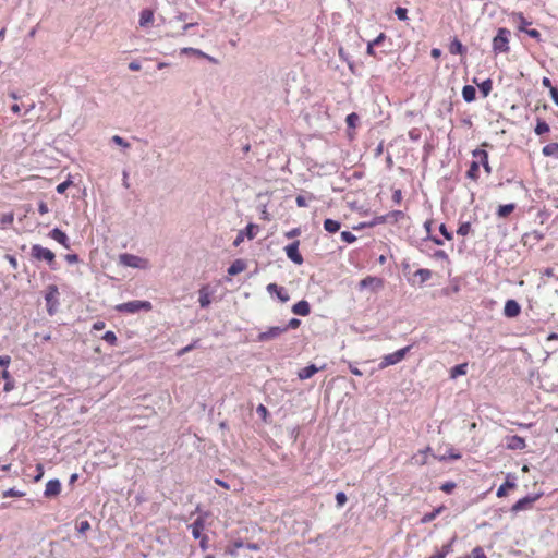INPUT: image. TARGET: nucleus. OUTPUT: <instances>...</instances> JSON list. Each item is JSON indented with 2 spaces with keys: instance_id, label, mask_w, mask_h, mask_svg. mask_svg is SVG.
<instances>
[{
  "instance_id": "f257e3e1",
  "label": "nucleus",
  "mask_w": 558,
  "mask_h": 558,
  "mask_svg": "<svg viewBox=\"0 0 558 558\" xmlns=\"http://www.w3.org/2000/svg\"><path fill=\"white\" fill-rule=\"evenodd\" d=\"M153 307L149 301L134 300L126 303H121L116 306V310L121 313H137L141 311L148 312Z\"/></svg>"
},
{
  "instance_id": "f03ea898",
  "label": "nucleus",
  "mask_w": 558,
  "mask_h": 558,
  "mask_svg": "<svg viewBox=\"0 0 558 558\" xmlns=\"http://www.w3.org/2000/svg\"><path fill=\"white\" fill-rule=\"evenodd\" d=\"M119 264L125 267L138 269H146L149 267V263L147 259L129 253H123L119 255Z\"/></svg>"
},
{
  "instance_id": "7ed1b4c3",
  "label": "nucleus",
  "mask_w": 558,
  "mask_h": 558,
  "mask_svg": "<svg viewBox=\"0 0 558 558\" xmlns=\"http://www.w3.org/2000/svg\"><path fill=\"white\" fill-rule=\"evenodd\" d=\"M31 256L37 260H45L52 269H54L56 255L49 248L39 244H34L31 248Z\"/></svg>"
},
{
  "instance_id": "20e7f679",
  "label": "nucleus",
  "mask_w": 558,
  "mask_h": 558,
  "mask_svg": "<svg viewBox=\"0 0 558 558\" xmlns=\"http://www.w3.org/2000/svg\"><path fill=\"white\" fill-rule=\"evenodd\" d=\"M510 31L499 28L497 35L493 39V49L495 52H506L509 50Z\"/></svg>"
},
{
  "instance_id": "39448f33",
  "label": "nucleus",
  "mask_w": 558,
  "mask_h": 558,
  "mask_svg": "<svg viewBox=\"0 0 558 558\" xmlns=\"http://www.w3.org/2000/svg\"><path fill=\"white\" fill-rule=\"evenodd\" d=\"M410 349H411V347L408 345V347H404V348H402L400 350H397L393 353L385 355L381 359V362L379 364V368L384 369V368H386L388 366L398 364L399 362H401L405 357V355L410 351Z\"/></svg>"
},
{
  "instance_id": "423d86ee",
  "label": "nucleus",
  "mask_w": 558,
  "mask_h": 558,
  "mask_svg": "<svg viewBox=\"0 0 558 558\" xmlns=\"http://www.w3.org/2000/svg\"><path fill=\"white\" fill-rule=\"evenodd\" d=\"M58 296H59V291H58L57 286H54V284L49 286L48 292L45 295V300L47 303V311L50 315L54 314L56 307L59 304Z\"/></svg>"
},
{
  "instance_id": "0eeeda50",
  "label": "nucleus",
  "mask_w": 558,
  "mask_h": 558,
  "mask_svg": "<svg viewBox=\"0 0 558 558\" xmlns=\"http://www.w3.org/2000/svg\"><path fill=\"white\" fill-rule=\"evenodd\" d=\"M541 497L539 494L529 495L521 499H519L511 508V511L518 513L520 511L527 510L532 507V505Z\"/></svg>"
},
{
  "instance_id": "6e6552de",
  "label": "nucleus",
  "mask_w": 558,
  "mask_h": 558,
  "mask_svg": "<svg viewBox=\"0 0 558 558\" xmlns=\"http://www.w3.org/2000/svg\"><path fill=\"white\" fill-rule=\"evenodd\" d=\"M299 241H294L284 247L288 258H290L296 265L303 264V257L299 252Z\"/></svg>"
},
{
  "instance_id": "1a4fd4ad",
  "label": "nucleus",
  "mask_w": 558,
  "mask_h": 558,
  "mask_svg": "<svg viewBox=\"0 0 558 558\" xmlns=\"http://www.w3.org/2000/svg\"><path fill=\"white\" fill-rule=\"evenodd\" d=\"M287 331V328L282 326H274L270 327L267 331L260 332L257 337L258 341H269L280 337L283 332Z\"/></svg>"
},
{
  "instance_id": "9d476101",
  "label": "nucleus",
  "mask_w": 558,
  "mask_h": 558,
  "mask_svg": "<svg viewBox=\"0 0 558 558\" xmlns=\"http://www.w3.org/2000/svg\"><path fill=\"white\" fill-rule=\"evenodd\" d=\"M506 446L510 450H522L526 447V444L522 437L513 435L506 438Z\"/></svg>"
},
{
  "instance_id": "9b49d317",
  "label": "nucleus",
  "mask_w": 558,
  "mask_h": 558,
  "mask_svg": "<svg viewBox=\"0 0 558 558\" xmlns=\"http://www.w3.org/2000/svg\"><path fill=\"white\" fill-rule=\"evenodd\" d=\"M473 157L475 158V162H478V166L482 165L487 173H490L492 169L488 163V154L483 149H475L473 151Z\"/></svg>"
},
{
  "instance_id": "f8f14e48",
  "label": "nucleus",
  "mask_w": 558,
  "mask_h": 558,
  "mask_svg": "<svg viewBox=\"0 0 558 558\" xmlns=\"http://www.w3.org/2000/svg\"><path fill=\"white\" fill-rule=\"evenodd\" d=\"M521 312V307L519 303L514 300H508L504 307V314L505 316L509 318L517 317Z\"/></svg>"
},
{
  "instance_id": "ddd939ff",
  "label": "nucleus",
  "mask_w": 558,
  "mask_h": 558,
  "mask_svg": "<svg viewBox=\"0 0 558 558\" xmlns=\"http://www.w3.org/2000/svg\"><path fill=\"white\" fill-rule=\"evenodd\" d=\"M61 483L59 480H50L46 484V488L44 492L45 497L51 498L60 494Z\"/></svg>"
},
{
  "instance_id": "4468645a",
  "label": "nucleus",
  "mask_w": 558,
  "mask_h": 558,
  "mask_svg": "<svg viewBox=\"0 0 558 558\" xmlns=\"http://www.w3.org/2000/svg\"><path fill=\"white\" fill-rule=\"evenodd\" d=\"M49 236L60 243L65 248L70 247V242L68 235L60 230L59 228H54L50 231Z\"/></svg>"
},
{
  "instance_id": "2eb2a0df",
  "label": "nucleus",
  "mask_w": 558,
  "mask_h": 558,
  "mask_svg": "<svg viewBox=\"0 0 558 558\" xmlns=\"http://www.w3.org/2000/svg\"><path fill=\"white\" fill-rule=\"evenodd\" d=\"M292 312L295 315L306 316L311 312L310 303L305 300L299 301L292 306Z\"/></svg>"
},
{
  "instance_id": "dca6fc26",
  "label": "nucleus",
  "mask_w": 558,
  "mask_h": 558,
  "mask_svg": "<svg viewBox=\"0 0 558 558\" xmlns=\"http://www.w3.org/2000/svg\"><path fill=\"white\" fill-rule=\"evenodd\" d=\"M429 451H430V448H426L424 450L418 451L416 454H414L412 457V462L416 465L426 464Z\"/></svg>"
},
{
  "instance_id": "f3484780",
  "label": "nucleus",
  "mask_w": 558,
  "mask_h": 558,
  "mask_svg": "<svg viewBox=\"0 0 558 558\" xmlns=\"http://www.w3.org/2000/svg\"><path fill=\"white\" fill-rule=\"evenodd\" d=\"M153 21H154V13H153V11L149 10V9H144L141 12V15H140V25L142 27H146L147 25L153 23Z\"/></svg>"
},
{
  "instance_id": "a211bd4d",
  "label": "nucleus",
  "mask_w": 558,
  "mask_h": 558,
  "mask_svg": "<svg viewBox=\"0 0 558 558\" xmlns=\"http://www.w3.org/2000/svg\"><path fill=\"white\" fill-rule=\"evenodd\" d=\"M317 372H318V368L314 364H311V365L300 369V372L298 373V376L300 379L305 380V379L311 378Z\"/></svg>"
},
{
  "instance_id": "6ab92c4d",
  "label": "nucleus",
  "mask_w": 558,
  "mask_h": 558,
  "mask_svg": "<svg viewBox=\"0 0 558 558\" xmlns=\"http://www.w3.org/2000/svg\"><path fill=\"white\" fill-rule=\"evenodd\" d=\"M191 532L195 539H198L202 535V531L204 530V522L202 519H196L191 525Z\"/></svg>"
},
{
  "instance_id": "aec40b11",
  "label": "nucleus",
  "mask_w": 558,
  "mask_h": 558,
  "mask_svg": "<svg viewBox=\"0 0 558 558\" xmlns=\"http://www.w3.org/2000/svg\"><path fill=\"white\" fill-rule=\"evenodd\" d=\"M542 153L546 157L558 159V143H550L543 147Z\"/></svg>"
},
{
  "instance_id": "412c9836",
  "label": "nucleus",
  "mask_w": 558,
  "mask_h": 558,
  "mask_svg": "<svg viewBox=\"0 0 558 558\" xmlns=\"http://www.w3.org/2000/svg\"><path fill=\"white\" fill-rule=\"evenodd\" d=\"M245 269V264L241 259H236L231 264V266L228 268V274L230 276H235L240 272H242Z\"/></svg>"
},
{
  "instance_id": "4be33fe9",
  "label": "nucleus",
  "mask_w": 558,
  "mask_h": 558,
  "mask_svg": "<svg viewBox=\"0 0 558 558\" xmlns=\"http://www.w3.org/2000/svg\"><path fill=\"white\" fill-rule=\"evenodd\" d=\"M466 368H468L466 363L456 365L454 367H452L450 369V378L456 379L459 376L465 375Z\"/></svg>"
},
{
  "instance_id": "5701e85b",
  "label": "nucleus",
  "mask_w": 558,
  "mask_h": 558,
  "mask_svg": "<svg viewBox=\"0 0 558 558\" xmlns=\"http://www.w3.org/2000/svg\"><path fill=\"white\" fill-rule=\"evenodd\" d=\"M510 475L507 476L506 482L498 488L497 496L504 497L507 495L508 489H512L517 486V484L513 481L509 480Z\"/></svg>"
},
{
  "instance_id": "b1692460",
  "label": "nucleus",
  "mask_w": 558,
  "mask_h": 558,
  "mask_svg": "<svg viewBox=\"0 0 558 558\" xmlns=\"http://www.w3.org/2000/svg\"><path fill=\"white\" fill-rule=\"evenodd\" d=\"M476 90L471 85H465L462 89V97L466 102H471L475 99Z\"/></svg>"
},
{
  "instance_id": "393cba45",
  "label": "nucleus",
  "mask_w": 558,
  "mask_h": 558,
  "mask_svg": "<svg viewBox=\"0 0 558 558\" xmlns=\"http://www.w3.org/2000/svg\"><path fill=\"white\" fill-rule=\"evenodd\" d=\"M181 54H193V56H196V57H199V58H206V59H209L210 61H213V58H210L205 52H203V51H201L199 49H196V48H191V47L182 48L181 49Z\"/></svg>"
},
{
  "instance_id": "a878e982",
  "label": "nucleus",
  "mask_w": 558,
  "mask_h": 558,
  "mask_svg": "<svg viewBox=\"0 0 558 558\" xmlns=\"http://www.w3.org/2000/svg\"><path fill=\"white\" fill-rule=\"evenodd\" d=\"M340 222L333 219H326L324 221V229L329 233H335L340 229Z\"/></svg>"
},
{
  "instance_id": "bb28decb",
  "label": "nucleus",
  "mask_w": 558,
  "mask_h": 558,
  "mask_svg": "<svg viewBox=\"0 0 558 558\" xmlns=\"http://www.w3.org/2000/svg\"><path fill=\"white\" fill-rule=\"evenodd\" d=\"M373 284H375L376 287H381L383 286V281H381V279L376 278V277H366V278H364L363 280L360 281V287L362 289L366 288V287H369V286H373Z\"/></svg>"
},
{
  "instance_id": "cd10ccee",
  "label": "nucleus",
  "mask_w": 558,
  "mask_h": 558,
  "mask_svg": "<svg viewBox=\"0 0 558 558\" xmlns=\"http://www.w3.org/2000/svg\"><path fill=\"white\" fill-rule=\"evenodd\" d=\"M199 305L205 308L210 304V296L206 288H202L199 290Z\"/></svg>"
},
{
  "instance_id": "c85d7f7f",
  "label": "nucleus",
  "mask_w": 558,
  "mask_h": 558,
  "mask_svg": "<svg viewBox=\"0 0 558 558\" xmlns=\"http://www.w3.org/2000/svg\"><path fill=\"white\" fill-rule=\"evenodd\" d=\"M514 208H515L514 204L500 205L498 208L497 215L500 218H505V217L509 216L514 210Z\"/></svg>"
},
{
  "instance_id": "c756f323",
  "label": "nucleus",
  "mask_w": 558,
  "mask_h": 558,
  "mask_svg": "<svg viewBox=\"0 0 558 558\" xmlns=\"http://www.w3.org/2000/svg\"><path fill=\"white\" fill-rule=\"evenodd\" d=\"M449 51L452 54H462L465 51V48L463 47L461 41H459L458 39H454L453 41H451V44L449 46Z\"/></svg>"
},
{
  "instance_id": "7c9ffc66",
  "label": "nucleus",
  "mask_w": 558,
  "mask_h": 558,
  "mask_svg": "<svg viewBox=\"0 0 558 558\" xmlns=\"http://www.w3.org/2000/svg\"><path fill=\"white\" fill-rule=\"evenodd\" d=\"M549 130H550V128L546 121L537 120V124L534 130L537 135H543L545 133H548Z\"/></svg>"
},
{
  "instance_id": "2f4dec72",
  "label": "nucleus",
  "mask_w": 558,
  "mask_h": 558,
  "mask_svg": "<svg viewBox=\"0 0 558 558\" xmlns=\"http://www.w3.org/2000/svg\"><path fill=\"white\" fill-rule=\"evenodd\" d=\"M415 277H418L421 282H426L432 278V271L429 269L421 268L415 271Z\"/></svg>"
},
{
  "instance_id": "473e14b6",
  "label": "nucleus",
  "mask_w": 558,
  "mask_h": 558,
  "mask_svg": "<svg viewBox=\"0 0 558 558\" xmlns=\"http://www.w3.org/2000/svg\"><path fill=\"white\" fill-rule=\"evenodd\" d=\"M478 162H475L474 160L471 162V166L466 172L468 178L472 180H476L478 178Z\"/></svg>"
},
{
  "instance_id": "72a5a7b5",
  "label": "nucleus",
  "mask_w": 558,
  "mask_h": 558,
  "mask_svg": "<svg viewBox=\"0 0 558 558\" xmlns=\"http://www.w3.org/2000/svg\"><path fill=\"white\" fill-rule=\"evenodd\" d=\"M492 80H485L483 83L478 84L480 92L483 94L484 97L488 96L492 92Z\"/></svg>"
},
{
  "instance_id": "f704fd0d",
  "label": "nucleus",
  "mask_w": 558,
  "mask_h": 558,
  "mask_svg": "<svg viewBox=\"0 0 558 558\" xmlns=\"http://www.w3.org/2000/svg\"><path fill=\"white\" fill-rule=\"evenodd\" d=\"M441 509L442 508L440 507L429 513L424 514V517L422 518V522L428 523V522L433 521L440 513Z\"/></svg>"
},
{
  "instance_id": "c9c22d12",
  "label": "nucleus",
  "mask_w": 558,
  "mask_h": 558,
  "mask_svg": "<svg viewBox=\"0 0 558 558\" xmlns=\"http://www.w3.org/2000/svg\"><path fill=\"white\" fill-rule=\"evenodd\" d=\"M102 339L110 345H114L117 343V336L113 331H106Z\"/></svg>"
},
{
  "instance_id": "e433bc0d",
  "label": "nucleus",
  "mask_w": 558,
  "mask_h": 558,
  "mask_svg": "<svg viewBox=\"0 0 558 558\" xmlns=\"http://www.w3.org/2000/svg\"><path fill=\"white\" fill-rule=\"evenodd\" d=\"M470 231H471V223L470 222H463L458 228L457 233L459 235L464 236V235H468L470 233Z\"/></svg>"
},
{
  "instance_id": "4c0bfd02",
  "label": "nucleus",
  "mask_w": 558,
  "mask_h": 558,
  "mask_svg": "<svg viewBox=\"0 0 558 558\" xmlns=\"http://www.w3.org/2000/svg\"><path fill=\"white\" fill-rule=\"evenodd\" d=\"M469 558H487L482 547H475L470 555Z\"/></svg>"
},
{
  "instance_id": "58836bf2",
  "label": "nucleus",
  "mask_w": 558,
  "mask_h": 558,
  "mask_svg": "<svg viewBox=\"0 0 558 558\" xmlns=\"http://www.w3.org/2000/svg\"><path fill=\"white\" fill-rule=\"evenodd\" d=\"M347 500V495L343 492H338L336 494V502L338 508H342L345 505Z\"/></svg>"
},
{
  "instance_id": "ea45409f",
  "label": "nucleus",
  "mask_w": 558,
  "mask_h": 558,
  "mask_svg": "<svg viewBox=\"0 0 558 558\" xmlns=\"http://www.w3.org/2000/svg\"><path fill=\"white\" fill-rule=\"evenodd\" d=\"M111 141L123 148H129L131 146L129 142H126L123 137L119 135H113Z\"/></svg>"
},
{
  "instance_id": "a19ab883",
  "label": "nucleus",
  "mask_w": 558,
  "mask_h": 558,
  "mask_svg": "<svg viewBox=\"0 0 558 558\" xmlns=\"http://www.w3.org/2000/svg\"><path fill=\"white\" fill-rule=\"evenodd\" d=\"M514 16H515V17L518 19V21L520 22V24H519L518 28H519L520 31H522V32L527 31L525 27H526V25H530L531 23H530V22H527V21L524 19V16L522 15V13H518V14H515Z\"/></svg>"
},
{
  "instance_id": "79ce46f5",
  "label": "nucleus",
  "mask_w": 558,
  "mask_h": 558,
  "mask_svg": "<svg viewBox=\"0 0 558 558\" xmlns=\"http://www.w3.org/2000/svg\"><path fill=\"white\" fill-rule=\"evenodd\" d=\"M347 124L349 128H355L356 126V122L359 121V116L356 113H350L347 116Z\"/></svg>"
},
{
  "instance_id": "37998d69",
  "label": "nucleus",
  "mask_w": 558,
  "mask_h": 558,
  "mask_svg": "<svg viewBox=\"0 0 558 558\" xmlns=\"http://www.w3.org/2000/svg\"><path fill=\"white\" fill-rule=\"evenodd\" d=\"M276 295L282 303H286L290 300L288 292L282 287L276 292Z\"/></svg>"
},
{
  "instance_id": "c03bdc74",
  "label": "nucleus",
  "mask_w": 558,
  "mask_h": 558,
  "mask_svg": "<svg viewBox=\"0 0 558 558\" xmlns=\"http://www.w3.org/2000/svg\"><path fill=\"white\" fill-rule=\"evenodd\" d=\"M395 14L397 15V17L401 21H405L408 20V10L405 8H401V7H398L396 10H395Z\"/></svg>"
},
{
  "instance_id": "a18cd8bd",
  "label": "nucleus",
  "mask_w": 558,
  "mask_h": 558,
  "mask_svg": "<svg viewBox=\"0 0 558 558\" xmlns=\"http://www.w3.org/2000/svg\"><path fill=\"white\" fill-rule=\"evenodd\" d=\"M341 239L347 243H353L356 240V236L350 231H342Z\"/></svg>"
},
{
  "instance_id": "49530a36",
  "label": "nucleus",
  "mask_w": 558,
  "mask_h": 558,
  "mask_svg": "<svg viewBox=\"0 0 558 558\" xmlns=\"http://www.w3.org/2000/svg\"><path fill=\"white\" fill-rule=\"evenodd\" d=\"M76 529L80 534H84L90 529V524L88 521H81Z\"/></svg>"
},
{
  "instance_id": "de8ad7c7",
  "label": "nucleus",
  "mask_w": 558,
  "mask_h": 558,
  "mask_svg": "<svg viewBox=\"0 0 558 558\" xmlns=\"http://www.w3.org/2000/svg\"><path fill=\"white\" fill-rule=\"evenodd\" d=\"M22 496H24V493L16 490L14 488H10L3 493V497H22Z\"/></svg>"
},
{
  "instance_id": "09e8293b",
  "label": "nucleus",
  "mask_w": 558,
  "mask_h": 558,
  "mask_svg": "<svg viewBox=\"0 0 558 558\" xmlns=\"http://www.w3.org/2000/svg\"><path fill=\"white\" fill-rule=\"evenodd\" d=\"M301 324V320L298 319V318H292L289 320V323L286 325V326H282L283 328H287V330L289 329H296Z\"/></svg>"
},
{
  "instance_id": "8fccbe9b",
  "label": "nucleus",
  "mask_w": 558,
  "mask_h": 558,
  "mask_svg": "<svg viewBox=\"0 0 558 558\" xmlns=\"http://www.w3.org/2000/svg\"><path fill=\"white\" fill-rule=\"evenodd\" d=\"M456 487V483L453 482H446L441 485L440 489L447 494H450Z\"/></svg>"
},
{
  "instance_id": "3c124183",
  "label": "nucleus",
  "mask_w": 558,
  "mask_h": 558,
  "mask_svg": "<svg viewBox=\"0 0 558 558\" xmlns=\"http://www.w3.org/2000/svg\"><path fill=\"white\" fill-rule=\"evenodd\" d=\"M71 184H72V182H71V181H69V180H68V181H64V182L60 183V184L57 186V189H56V190H57V192H58L59 194H62V193H64V192L66 191V189H68Z\"/></svg>"
},
{
  "instance_id": "603ef678",
  "label": "nucleus",
  "mask_w": 558,
  "mask_h": 558,
  "mask_svg": "<svg viewBox=\"0 0 558 558\" xmlns=\"http://www.w3.org/2000/svg\"><path fill=\"white\" fill-rule=\"evenodd\" d=\"M439 231L445 236V239H447V240L452 239V233L447 230L446 225L441 223L439 227Z\"/></svg>"
},
{
  "instance_id": "864d4df0",
  "label": "nucleus",
  "mask_w": 558,
  "mask_h": 558,
  "mask_svg": "<svg viewBox=\"0 0 558 558\" xmlns=\"http://www.w3.org/2000/svg\"><path fill=\"white\" fill-rule=\"evenodd\" d=\"M196 343H197V341L182 348L181 350L178 351V355L181 356V355L190 352L191 350H193L196 347Z\"/></svg>"
},
{
  "instance_id": "5fc2aeb1",
  "label": "nucleus",
  "mask_w": 558,
  "mask_h": 558,
  "mask_svg": "<svg viewBox=\"0 0 558 558\" xmlns=\"http://www.w3.org/2000/svg\"><path fill=\"white\" fill-rule=\"evenodd\" d=\"M295 202H296V205L299 207H306L307 206L306 198L303 195H298L296 198H295Z\"/></svg>"
},
{
  "instance_id": "6e6d98bb",
  "label": "nucleus",
  "mask_w": 558,
  "mask_h": 558,
  "mask_svg": "<svg viewBox=\"0 0 558 558\" xmlns=\"http://www.w3.org/2000/svg\"><path fill=\"white\" fill-rule=\"evenodd\" d=\"M525 33H526L530 37H532V38H534V39L539 40V38H541V33H539L537 29H527V31H525Z\"/></svg>"
},
{
  "instance_id": "4d7b16f0",
  "label": "nucleus",
  "mask_w": 558,
  "mask_h": 558,
  "mask_svg": "<svg viewBox=\"0 0 558 558\" xmlns=\"http://www.w3.org/2000/svg\"><path fill=\"white\" fill-rule=\"evenodd\" d=\"M451 550H452V542L444 545L439 553L444 554V558H445L449 553H451Z\"/></svg>"
},
{
  "instance_id": "13d9d810",
  "label": "nucleus",
  "mask_w": 558,
  "mask_h": 558,
  "mask_svg": "<svg viewBox=\"0 0 558 558\" xmlns=\"http://www.w3.org/2000/svg\"><path fill=\"white\" fill-rule=\"evenodd\" d=\"M13 219H14L13 214H5V215H3L1 222L4 225H9V223L13 222Z\"/></svg>"
},
{
  "instance_id": "bf43d9fd",
  "label": "nucleus",
  "mask_w": 558,
  "mask_h": 558,
  "mask_svg": "<svg viewBox=\"0 0 558 558\" xmlns=\"http://www.w3.org/2000/svg\"><path fill=\"white\" fill-rule=\"evenodd\" d=\"M550 96L553 101L558 106V89L556 87H550Z\"/></svg>"
},
{
  "instance_id": "052dcab7",
  "label": "nucleus",
  "mask_w": 558,
  "mask_h": 558,
  "mask_svg": "<svg viewBox=\"0 0 558 558\" xmlns=\"http://www.w3.org/2000/svg\"><path fill=\"white\" fill-rule=\"evenodd\" d=\"M38 211L41 214V215H45L49 211V208H48V205L45 203V202H40L38 204Z\"/></svg>"
},
{
  "instance_id": "680f3d73",
  "label": "nucleus",
  "mask_w": 558,
  "mask_h": 558,
  "mask_svg": "<svg viewBox=\"0 0 558 558\" xmlns=\"http://www.w3.org/2000/svg\"><path fill=\"white\" fill-rule=\"evenodd\" d=\"M255 228V226L253 223H250L246 229H245V234L247 235L248 239H253L254 238V232H253V229Z\"/></svg>"
},
{
  "instance_id": "e2e57ef3",
  "label": "nucleus",
  "mask_w": 558,
  "mask_h": 558,
  "mask_svg": "<svg viewBox=\"0 0 558 558\" xmlns=\"http://www.w3.org/2000/svg\"><path fill=\"white\" fill-rule=\"evenodd\" d=\"M281 287H279L277 283H269L267 286V291L272 294V293H276Z\"/></svg>"
},
{
  "instance_id": "0e129e2a",
  "label": "nucleus",
  "mask_w": 558,
  "mask_h": 558,
  "mask_svg": "<svg viewBox=\"0 0 558 558\" xmlns=\"http://www.w3.org/2000/svg\"><path fill=\"white\" fill-rule=\"evenodd\" d=\"M243 240H244V232H243V231H241V232L236 235V238H235V240H234V242H233V245H234V246H239V245L243 242Z\"/></svg>"
},
{
  "instance_id": "69168bd1",
  "label": "nucleus",
  "mask_w": 558,
  "mask_h": 558,
  "mask_svg": "<svg viewBox=\"0 0 558 558\" xmlns=\"http://www.w3.org/2000/svg\"><path fill=\"white\" fill-rule=\"evenodd\" d=\"M10 361L11 359L8 355L0 356V366L7 367L10 364Z\"/></svg>"
},
{
  "instance_id": "338daca9",
  "label": "nucleus",
  "mask_w": 558,
  "mask_h": 558,
  "mask_svg": "<svg viewBox=\"0 0 558 558\" xmlns=\"http://www.w3.org/2000/svg\"><path fill=\"white\" fill-rule=\"evenodd\" d=\"M129 69L131 71H140L141 70V64L137 61H132V62L129 63Z\"/></svg>"
},
{
  "instance_id": "774afa93",
  "label": "nucleus",
  "mask_w": 558,
  "mask_h": 558,
  "mask_svg": "<svg viewBox=\"0 0 558 558\" xmlns=\"http://www.w3.org/2000/svg\"><path fill=\"white\" fill-rule=\"evenodd\" d=\"M385 34L380 33L373 41H371L374 46L379 45L385 39Z\"/></svg>"
}]
</instances>
